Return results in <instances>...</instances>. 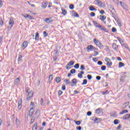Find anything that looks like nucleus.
I'll use <instances>...</instances> for the list:
<instances>
[{
    "instance_id": "f257e3e1",
    "label": "nucleus",
    "mask_w": 130,
    "mask_h": 130,
    "mask_svg": "<svg viewBox=\"0 0 130 130\" xmlns=\"http://www.w3.org/2000/svg\"><path fill=\"white\" fill-rule=\"evenodd\" d=\"M93 23L94 25L96 28H98L99 30L101 31H104V32H106V33H108V29L103 27L102 25H100L98 22H96L95 21H93Z\"/></svg>"
},
{
    "instance_id": "f03ea898",
    "label": "nucleus",
    "mask_w": 130,
    "mask_h": 130,
    "mask_svg": "<svg viewBox=\"0 0 130 130\" xmlns=\"http://www.w3.org/2000/svg\"><path fill=\"white\" fill-rule=\"evenodd\" d=\"M40 112H41L40 109H38L36 111L34 116L31 117H32L35 120H37V119H38V117H39V115H40Z\"/></svg>"
},
{
    "instance_id": "7ed1b4c3",
    "label": "nucleus",
    "mask_w": 130,
    "mask_h": 130,
    "mask_svg": "<svg viewBox=\"0 0 130 130\" xmlns=\"http://www.w3.org/2000/svg\"><path fill=\"white\" fill-rule=\"evenodd\" d=\"M9 26H8V29L9 30H11L13 26H14V24H15V21H14V19L13 18H11L9 20Z\"/></svg>"
},
{
    "instance_id": "20e7f679",
    "label": "nucleus",
    "mask_w": 130,
    "mask_h": 130,
    "mask_svg": "<svg viewBox=\"0 0 130 130\" xmlns=\"http://www.w3.org/2000/svg\"><path fill=\"white\" fill-rule=\"evenodd\" d=\"M96 2L98 3V6H99V7H101V8H105L106 7L105 4L100 1V0H96Z\"/></svg>"
},
{
    "instance_id": "39448f33",
    "label": "nucleus",
    "mask_w": 130,
    "mask_h": 130,
    "mask_svg": "<svg viewBox=\"0 0 130 130\" xmlns=\"http://www.w3.org/2000/svg\"><path fill=\"white\" fill-rule=\"evenodd\" d=\"M111 12L112 13V17L114 18V19L116 20V19H117V16H116V11L115 10H111Z\"/></svg>"
},
{
    "instance_id": "423d86ee",
    "label": "nucleus",
    "mask_w": 130,
    "mask_h": 130,
    "mask_svg": "<svg viewBox=\"0 0 130 130\" xmlns=\"http://www.w3.org/2000/svg\"><path fill=\"white\" fill-rule=\"evenodd\" d=\"M20 81H21V79H20V77H18L14 81V85H19V83H20Z\"/></svg>"
},
{
    "instance_id": "0eeeda50",
    "label": "nucleus",
    "mask_w": 130,
    "mask_h": 130,
    "mask_svg": "<svg viewBox=\"0 0 130 130\" xmlns=\"http://www.w3.org/2000/svg\"><path fill=\"white\" fill-rule=\"evenodd\" d=\"M33 96V92H32V90L29 92L28 93L27 99L28 100H30L31 99V98Z\"/></svg>"
},
{
    "instance_id": "6e6552de",
    "label": "nucleus",
    "mask_w": 130,
    "mask_h": 130,
    "mask_svg": "<svg viewBox=\"0 0 130 130\" xmlns=\"http://www.w3.org/2000/svg\"><path fill=\"white\" fill-rule=\"evenodd\" d=\"M44 22H46V23H52L53 21L52 20H51V18H45V19H44Z\"/></svg>"
},
{
    "instance_id": "1a4fd4ad",
    "label": "nucleus",
    "mask_w": 130,
    "mask_h": 130,
    "mask_svg": "<svg viewBox=\"0 0 130 130\" xmlns=\"http://www.w3.org/2000/svg\"><path fill=\"white\" fill-rule=\"evenodd\" d=\"M22 100H20L19 101H18V110H21L22 109Z\"/></svg>"
},
{
    "instance_id": "9d476101",
    "label": "nucleus",
    "mask_w": 130,
    "mask_h": 130,
    "mask_svg": "<svg viewBox=\"0 0 130 130\" xmlns=\"http://www.w3.org/2000/svg\"><path fill=\"white\" fill-rule=\"evenodd\" d=\"M93 42H94V44H95V45H96L97 46H99L100 44L101 43V42H100L99 40H98L96 39H93Z\"/></svg>"
},
{
    "instance_id": "9b49d317",
    "label": "nucleus",
    "mask_w": 130,
    "mask_h": 130,
    "mask_svg": "<svg viewBox=\"0 0 130 130\" xmlns=\"http://www.w3.org/2000/svg\"><path fill=\"white\" fill-rule=\"evenodd\" d=\"M130 118V114H127L123 116L122 119L123 120H126V119H128Z\"/></svg>"
},
{
    "instance_id": "f8f14e48",
    "label": "nucleus",
    "mask_w": 130,
    "mask_h": 130,
    "mask_svg": "<svg viewBox=\"0 0 130 130\" xmlns=\"http://www.w3.org/2000/svg\"><path fill=\"white\" fill-rule=\"evenodd\" d=\"M27 46H28V42H24L21 46V47L23 48V49H25Z\"/></svg>"
},
{
    "instance_id": "ddd939ff",
    "label": "nucleus",
    "mask_w": 130,
    "mask_h": 130,
    "mask_svg": "<svg viewBox=\"0 0 130 130\" xmlns=\"http://www.w3.org/2000/svg\"><path fill=\"white\" fill-rule=\"evenodd\" d=\"M48 4V2H42V8H43L44 9H46V7L47 6Z\"/></svg>"
},
{
    "instance_id": "4468645a",
    "label": "nucleus",
    "mask_w": 130,
    "mask_h": 130,
    "mask_svg": "<svg viewBox=\"0 0 130 130\" xmlns=\"http://www.w3.org/2000/svg\"><path fill=\"white\" fill-rule=\"evenodd\" d=\"M101 121H102V118L96 117L95 119L94 123H99L100 122H101Z\"/></svg>"
},
{
    "instance_id": "2eb2a0df",
    "label": "nucleus",
    "mask_w": 130,
    "mask_h": 130,
    "mask_svg": "<svg viewBox=\"0 0 130 130\" xmlns=\"http://www.w3.org/2000/svg\"><path fill=\"white\" fill-rule=\"evenodd\" d=\"M94 48V46L92 45H89L87 46V49L88 50H90V51H93V49Z\"/></svg>"
},
{
    "instance_id": "dca6fc26",
    "label": "nucleus",
    "mask_w": 130,
    "mask_h": 130,
    "mask_svg": "<svg viewBox=\"0 0 130 130\" xmlns=\"http://www.w3.org/2000/svg\"><path fill=\"white\" fill-rule=\"evenodd\" d=\"M112 48H113V49L116 50L117 52H118V51L117 50V45H116V44H115L114 43H113V44H112Z\"/></svg>"
},
{
    "instance_id": "f3484780",
    "label": "nucleus",
    "mask_w": 130,
    "mask_h": 130,
    "mask_svg": "<svg viewBox=\"0 0 130 130\" xmlns=\"http://www.w3.org/2000/svg\"><path fill=\"white\" fill-rule=\"evenodd\" d=\"M89 10L91 11V12H93V11H97V9L95 8H94V7L93 6H90L89 7Z\"/></svg>"
},
{
    "instance_id": "a211bd4d",
    "label": "nucleus",
    "mask_w": 130,
    "mask_h": 130,
    "mask_svg": "<svg viewBox=\"0 0 130 130\" xmlns=\"http://www.w3.org/2000/svg\"><path fill=\"white\" fill-rule=\"evenodd\" d=\"M105 19H106V16L104 15H100V20H101V21H104V20H105Z\"/></svg>"
},
{
    "instance_id": "6ab92c4d",
    "label": "nucleus",
    "mask_w": 130,
    "mask_h": 130,
    "mask_svg": "<svg viewBox=\"0 0 130 130\" xmlns=\"http://www.w3.org/2000/svg\"><path fill=\"white\" fill-rule=\"evenodd\" d=\"M116 21L119 27H121V23H120V20H119V18H118V17L117 18Z\"/></svg>"
},
{
    "instance_id": "aec40b11",
    "label": "nucleus",
    "mask_w": 130,
    "mask_h": 130,
    "mask_svg": "<svg viewBox=\"0 0 130 130\" xmlns=\"http://www.w3.org/2000/svg\"><path fill=\"white\" fill-rule=\"evenodd\" d=\"M61 81V77H57L56 78V82L58 84V83H60Z\"/></svg>"
},
{
    "instance_id": "412c9836",
    "label": "nucleus",
    "mask_w": 130,
    "mask_h": 130,
    "mask_svg": "<svg viewBox=\"0 0 130 130\" xmlns=\"http://www.w3.org/2000/svg\"><path fill=\"white\" fill-rule=\"evenodd\" d=\"M121 45H122V46H123V47H124L126 49H128V50H130L129 48L127 47V46H128V45H127V44L123 43L122 44H121Z\"/></svg>"
},
{
    "instance_id": "4be33fe9",
    "label": "nucleus",
    "mask_w": 130,
    "mask_h": 130,
    "mask_svg": "<svg viewBox=\"0 0 130 130\" xmlns=\"http://www.w3.org/2000/svg\"><path fill=\"white\" fill-rule=\"evenodd\" d=\"M64 82H66V85H69V84H72V82H70V79H64Z\"/></svg>"
},
{
    "instance_id": "5701e85b",
    "label": "nucleus",
    "mask_w": 130,
    "mask_h": 130,
    "mask_svg": "<svg viewBox=\"0 0 130 130\" xmlns=\"http://www.w3.org/2000/svg\"><path fill=\"white\" fill-rule=\"evenodd\" d=\"M37 125H38L37 122L35 123L32 127V130H37V127H38Z\"/></svg>"
},
{
    "instance_id": "b1692460",
    "label": "nucleus",
    "mask_w": 130,
    "mask_h": 130,
    "mask_svg": "<svg viewBox=\"0 0 130 130\" xmlns=\"http://www.w3.org/2000/svg\"><path fill=\"white\" fill-rule=\"evenodd\" d=\"M75 64V62L74 61H70L68 63V66L69 67H72V66H74Z\"/></svg>"
},
{
    "instance_id": "393cba45",
    "label": "nucleus",
    "mask_w": 130,
    "mask_h": 130,
    "mask_svg": "<svg viewBox=\"0 0 130 130\" xmlns=\"http://www.w3.org/2000/svg\"><path fill=\"white\" fill-rule=\"evenodd\" d=\"M38 39H39V33H38V32H37L36 33V37H35V40L36 41H37V40H38Z\"/></svg>"
},
{
    "instance_id": "a878e982",
    "label": "nucleus",
    "mask_w": 130,
    "mask_h": 130,
    "mask_svg": "<svg viewBox=\"0 0 130 130\" xmlns=\"http://www.w3.org/2000/svg\"><path fill=\"white\" fill-rule=\"evenodd\" d=\"M128 112V111L127 110H123L121 112H120V114H124V113H127Z\"/></svg>"
},
{
    "instance_id": "bb28decb",
    "label": "nucleus",
    "mask_w": 130,
    "mask_h": 130,
    "mask_svg": "<svg viewBox=\"0 0 130 130\" xmlns=\"http://www.w3.org/2000/svg\"><path fill=\"white\" fill-rule=\"evenodd\" d=\"M117 39L118 40V41L120 42V43L122 44L123 43V40H122V39H121V38H120V37H117Z\"/></svg>"
},
{
    "instance_id": "cd10ccee",
    "label": "nucleus",
    "mask_w": 130,
    "mask_h": 130,
    "mask_svg": "<svg viewBox=\"0 0 130 130\" xmlns=\"http://www.w3.org/2000/svg\"><path fill=\"white\" fill-rule=\"evenodd\" d=\"M41 105L42 106L45 105V103H44V100H43V99H41Z\"/></svg>"
},
{
    "instance_id": "c85d7f7f",
    "label": "nucleus",
    "mask_w": 130,
    "mask_h": 130,
    "mask_svg": "<svg viewBox=\"0 0 130 130\" xmlns=\"http://www.w3.org/2000/svg\"><path fill=\"white\" fill-rule=\"evenodd\" d=\"M119 68H122V67H124V64L122 62H119Z\"/></svg>"
},
{
    "instance_id": "c756f323",
    "label": "nucleus",
    "mask_w": 130,
    "mask_h": 130,
    "mask_svg": "<svg viewBox=\"0 0 130 130\" xmlns=\"http://www.w3.org/2000/svg\"><path fill=\"white\" fill-rule=\"evenodd\" d=\"M61 10H62V15H64V16H66V15H67V10H66V9H61Z\"/></svg>"
},
{
    "instance_id": "7c9ffc66",
    "label": "nucleus",
    "mask_w": 130,
    "mask_h": 130,
    "mask_svg": "<svg viewBox=\"0 0 130 130\" xmlns=\"http://www.w3.org/2000/svg\"><path fill=\"white\" fill-rule=\"evenodd\" d=\"M98 47H99V48H100V49H103V48H104V47H105V46L103 45L102 44V43H101L100 44V45H99Z\"/></svg>"
},
{
    "instance_id": "2f4dec72",
    "label": "nucleus",
    "mask_w": 130,
    "mask_h": 130,
    "mask_svg": "<svg viewBox=\"0 0 130 130\" xmlns=\"http://www.w3.org/2000/svg\"><path fill=\"white\" fill-rule=\"evenodd\" d=\"M72 84H77V79L74 78L72 80Z\"/></svg>"
},
{
    "instance_id": "473e14b6",
    "label": "nucleus",
    "mask_w": 130,
    "mask_h": 130,
    "mask_svg": "<svg viewBox=\"0 0 130 130\" xmlns=\"http://www.w3.org/2000/svg\"><path fill=\"white\" fill-rule=\"evenodd\" d=\"M29 113H31V114H33L34 113V108H30V109L29 110Z\"/></svg>"
},
{
    "instance_id": "72a5a7b5",
    "label": "nucleus",
    "mask_w": 130,
    "mask_h": 130,
    "mask_svg": "<svg viewBox=\"0 0 130 130\" xmlns=\"http://www.w3.org/2000/svg\"><path fill=\"white\" fill-rule=\"evenodd\" d=\"M124 79H125V76H121L120 81V82H124Z\"/></svg>"
},
{
    "instance_id": "f704fd0d",
    "label": "nucleus",
    "mask_w": 130,
    "mask_h": 130,
    "mask_svg": "<svg viewBox=\"0 0 130 130\" xmlns=\"http://www.w3.org/2000/svg\"><path fill=\"white\" fill-rule=\"evenodd\" d=\"M53 80V76H52V74H51L49 76V81H52Z\"/></svg>"
},
{
    "instance_id": "c9c22d12",
    "label": "nucleus",
    "mask_w": 130,
    "mask_h": 130,
    "mask_svg": "<svg viewBox=\"0 0 130 130\" xmlns=\"http://www.w3.org/2000/svg\"><path fill=\"white\" fill-rule=\"evenodd\" d=\"M100 109L101 108H99L95 110L97 114H100V113H101V110H100Z\"/></svg>"
},
{
    "instance_id": "e433bc0d",
    "label": "nucleus",
    "mask_w": 130,
    "mask_h": 130,
    "mask_svg": "<svg viewBox=\"0 0 130 130\" xmlns=\"http://www.w3.org/2000/svg\"><path fill=\"white\" fill-rule=\"evenodd\" d=\"M104 47V50H105L106 51H109V47H108V46L106 45Z\"/></svg>"
},
{
    "instance_id": "4c0bfd02",
    "label": "nucleus",
    "mask_w": 130,
    "mask_h": 130,
    "mask_svg": "<svg viewBox=\"0 0 130 130\" xmlns=\"http://www.w3.org/2000/svg\"><path fill=\"white\" fill-rule=\"evenodd\" d=\"M15 121L16 125H19V124H20V120H19V119L17 118H16Z\"/></svg>"
},
{
    "instance_id": "58836bf2",
    "label": "nucleus",
    "mask_w": 130,
    "mask_h": 130,
    "mask_svg": "<svg viewBox=\"0 0 130 130\" xmlns=\"http://www.w3.org/2000/svg\"><path fill=\"white\" fill-rule=\"evenodd\" d=\"M79 68H80V64L79 63H76L74 66V69H79Z\"/></svg>"
},
{
    "instance_id": "ea45409f",
    "label": "nucleus",
    "mask_w": 130,
    "mask_h": 130,
    "mask_svg": "<svg viewBox=\"0 0 130 130\" xmlns=\"http://www.w3.org/2000/svg\"><path fill=\"white\" fill-rule=\"evenodd\" d=\"M101 93L102 95H106L108 94V90H106V91H102Z\"/></svg>"
},
{
    "instance_id": "a19ab883",
    "label": "nucleus",
    "mask_w": 130,
    "mask_h": 130,
    "mask_svg": "<svg viewBox=\"0 0 130 130\" xmlns=\"http://www.w3.org/2000/svg\"><path fill=\"white\" fill-rule=\"evenodd\" d=\"M88 83V81L87 79H84L83 82L82 83V85H86V84Z\"/></svg>"
},
{
    "instance_id": "79ce46f5",
    "label": "nucleus",
    "mask_w": 130,
    "mask_h": 130,
    "mask_svg": "<svg viewBox=\"0 0 130 130\" xmlns=\"http://www.w3.org/2000/svg\"><path fill=\"white\" fill-rule=\"evenodd\" d=\"M81 71H85V66L84 64H82L80 66Z\"/></svg>"
},
{
    "instance_id": "37998d69",
    "label": "nucleus",
    "mask_w": 130,
    "mask_h": 130,
    "mask_svg": "<svg viewBox=\"0 0 130 130\" xmlns=\"http://www.w3.org/2000/svg\"><path fill=\"white\" fill-rule=\"evenodd\" d=\"M43 36L44 37H47V36H48V33L47 32L44 31H43Z\"/></svg>"
},
{
    "instance_id": "c03bdc74",
    "label": "nucleus",
    "mask_w": 130,
    "mask_h": 130,
    "mask_svg": "<svg viewBox=\"0 0 130 130\" xmlns=\"http://www.w3.org/2000/svg\"><path fill=\"white\" fill-rule=\"evenodd\" d=\"M114 123L115 124H118V123H119V120H118V119H115L114 120Z\"/></svg>"
},
{
    "instance_id": "a18cd8bd",
    "label": "nucleus",
    "mask_w": 130,
    "mask_h": 130,
    "mask_svg": "<svg viewBox=\"0 0 130 130\" xmlns=\"http://www.w3.org/2000/svg\"><path fill=\"white\" fill-rule=\"evenodd\" d=\"M70 73L73 75V74H75L76 73V70L75 69H72L71 71H70Z\"/></svg>"
},
{
    "instance_id": "49530a36",
    "label": "nucleus",
    "mask_w": 130,
    "mask_h": 130,
    "mask_svg": "<svg viewBox=\"0 0 130 130\" xmlns=\"http://www.w3.org/2000/svg\"><path fill=\"white\" fill-rule=\"evenodd\" d=\"M74 4H71L69 6V9H70L71 10H74Z\"/></svg>"
},
{
    "instance_id": "de8ad7c7",
    "label": "nucleus",
    "mask_w": 130,
    "mask_h": 130,
    "mask_svg": "<svg viewBox=\"0 0 130 130\" xmlns=\"http://www.w3.org/2000/svg\"><path fill=\"white\" fill-rule=\"evenodd\" d=\"M77 125H80L81 124V121H74Z\"/></svg>"
},
{
    "instance_id": "09e8293b",
    "label": "nucleus",
    "mask_w": 130,
    "mask_h": 130,
    "mask_svg": "<svg viewBox=\"0 0 130 130\" xmlns=\"http://www.w3.org/2000/svg\"><path fill=\"white\" fill-rule=\"evenodd\" d=\"M105 61H106L107 63L109 62V61H111V60H110V59H109L108 57H106L105 58Z\"/></svg>"
},
{
    "instance_id": "8fccbe9b",
    "label": "nucleus",
    "mask_w": 130,
    "mask_h": 130,
    "mask_svg": "<svg viewBox=\"0 0 130 130\" xmlns=\"http://www.w3.org/2000/svg\"><path fill=\"white\" fill-rule=\"evenodd\" d=\"M74 17H76V18H79V17H80V16L79 15V14H78V13H77V12L74 13Z\"/></svg>"
},
{
    "instance_id": "3c124183",
    "label": "nucleus",
    "mask_w": 130,
    "mask_h": 130,
    "mask_svg": "<svg viewBox=\"0 0 130 130\" xmlns=\"http://www.w3.org/2000/svg\"><path fill=\"white\" fill-rule=\"evenodd\" d=\"M101 70H102V71H105V70H106V66H102L101 67Z\"/></svg>"
},
{
    "instance_id": "603ef678",
    "label": "nucleus",
    "mask_w": 130,
    "mask_h": 130,
    "mask_svg": "<svg viewBox=\"0 0 130 130\" xmlns=\"http://www.w3.org/2000/svg\"><path fill=\"white\" fill-rule=\"evenodd\" d=\"M109 7L111 10H112V11H115V9H114V7H113L112 5H110Z\"/></svg>"
},
{
    "instance_id": "864d4df0",
    "label": "nucleus",
    "mask_w": 130,
    "mask_h": 130,
    "mask_svg": "<svg viewBox=\"0 0 130 130\" xmlns=\"http://www.w3.org/2000/svg\"><path fill=\"white\" fill-rule=\"evenodd\" d=\"M116 31H117V30L115 28V27L112 28V32H113V33H115Z\"/></svg>"
},
{
    "instance_id": "5fc2aeb1",
    "label": "nucleus",
    "mask_w": 130,
    "mask_h": 130,
    "mask_svg": "<svg viewBox=\"0 0 130 130\" xmlns=\"http://www.w3.org/2000/svg\"><path fill=\"white\" fill-rule=\"evenodd\" d=\"M22 55H19V57L18 58V61H21V60H22Z\"/></svg>"
},
{
    "instance_id": "6e6d98bb",
    "label": "nucleus",
    "mask_w": 130,
    "mask_h": 130,
    "mask_svg": "<svg viewBox=\"0 0 130 130\" xmlns=\"http://www.w3.org/2000/svg\"><path fill=\"white\" fill-rule=\"evenodd\" d=\"M87 115L88 116H91V115H92V112H91V111H88V112H87Z\"/></svg>"
},
{
    "instance_id": "4d7b16f0",
    "label": "nucleus",
    "mask_w": 130,
    "mask_h": 130,
    "mask_svg": "<svg viewBox=\"0 0 130 130\" xmlns=\"http://www.w3.org/2000/svg\"><path fill=\"white\" fill-rule=\"evenodd\" d=\"M107 66L108 67H111V66H112V62L111 61L110 62H108V63H107Z\"/></svg>"
},
{
    "instance_id": "13d9d810",
    "label": "nucleus",
    "mask_w": 130,
    "mask_h": 130,
    "mask_svg": "<svg viewBox=\"0 0 130 130\" xmlns=\"http://www.w3.org/2000/svg\"><path fill=\"white\" fill-rule=\"evenodd\" d=\"M0 25L1 26H3V25H4V21H3V18H1L0 19Z\"/></svg>"
},
{
    "instance_id": "bf43d9fd",
    "label": "nucleus",
    "mask_w": 130,
    "mask_h": 130,
    "mask_svg": "<svg viewBox=\"0 0 130 130\" xmlns=\"http://www.w3.org/2000/svg\"><path fill=\"white\" fill-rule=\"evenodd\" d=\"M93 55L94 56H97V55H98V54H99V52H97V51H95L94 52H93Z\"/></svg>"
},
{
    "instance_id": "052dcab7",
    "label": "nucleus",
    "mask_w": 130,
    "mask_h": 130,
    "mask_svg": "<svg viewBox=\"0 0 130 130\" xmlns=\"http://www.w3.org/2000/svg\"><path fill=\"white\" fill-rule=\"evenodd\" d=\"M62 93H63L62 91L58 90V96H60L61 95H62Z\"/></svg>"
},
{
    "instance_id": "680f3d73",
    "label": "nucleus",
    "mask_w": 130,
    "mask_h": 130,
    "mask_svg": "<svg viewBox=\"0 0 130 130\" xmlns=\"http://www.w3.org/2000/svg\"><path fill=\"white\" fill-rule=\"evenodd\" d=\"M61 90H62V91H66V85H62Z\"/></svg>"
},
{
    "instance_id": "e2e57ef3",
    "label": "nucleus",
    "mask_w": 130,
    "mask_h": 130,
    "mask_svg": "<svg viewBox=\"0 0 130 130\" xmlns=\"http://www.w3.org/2000/svg\"><path fill=\"white\" fill-rule=\"evenodd\" d=\"M87 78L89 79V80H91L92 79V75H90V74H88L87 75Z\"/></svg>"
},
{
    "instance_id": "0e129e2a",
    "label": "nucleus",
    "mask_w": 130,
    "mask_h": 130,
    "mask_svg": "<svg viewBox=\"0 0 130 130\" xmlns=\"http://www.w3.org/2000/svg\"><path fill=\"white\" fill-rule=\"evenodd\" d=\"M121 127H122V126H121V124H119V125L117 127V129L119 130V129H120V128H121Z\"/></svg>"
},
{
    "instance_id": "69168bd1",
    "label": "nucleus",
    "mask_w": 130,
    "mask_h": 130,
    "mask_svg": "<svg viewBox=\"0 0 130 130\" xmlns=\"http://www.w3.org/2000/svg\"><path fill=\"white\" fill-rule=\"evenodd\" d=\"M78 78H80V79H82V78H83V75L82 74H80V73H78Z\"/></svg>"
},
{
    "instance_id": "338daca9",
    "label": "nucleus",
    "mask_w": 130,
    "mask_h": 130,
    "mask_svg": "<svg viewBox=\"0 0 130 130\" xmlns=\"http://www.w3.org/2000/svg\"><path fill=\"white\" fill-rule=\"evenodd\" d=\"M90 17H95V13L91 12L90 14Z\"/></svg>"
},
{
    "instance_id": "774afa93",
    "label": "nucleus",
    "mask_w": 130,
    "mask_h": 130,
    "mask_svg": "<svg viewBox=\"0 0 130 130\" xmlns=\"http://www.w3.org/2000/svg\"><path fill=\"white\" fill-rule=\"evenodd\" d=\"M120 4L122 8H124V3H122L121 1L120 2Z\"/></svg>"
}]
</instances>
